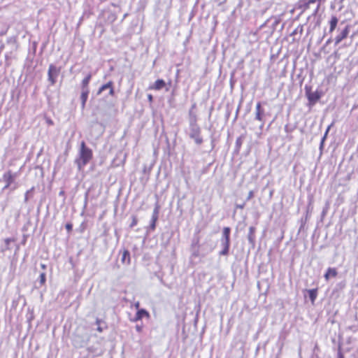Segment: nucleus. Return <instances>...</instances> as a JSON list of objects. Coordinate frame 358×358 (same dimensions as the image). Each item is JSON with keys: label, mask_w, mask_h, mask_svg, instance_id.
Instances as JSON below:
<instances>
[{"label": "nucleus", "mask_w": 358, "mask_h": 358, "mask_svg": "<svg viewBox=\"0 0 358 358\" xmlns=\"http://www.w3.org/2000/svg\"><path fill=\"white\" fill-rule=\"evenodd\" d=\"M41 266L43 269H45L46 268V265L45 264H41Z\"/></svg>", "instance_id": "nucleus-41"}, {"label": "nucleus", "mask_w": 358, "mask_h": 358, "mask_svg": "<svg viewBox=\"0 0 358 358\" xmlns=\"http://www.w3.org/2000/svg\"><path fill=\"white\" fill-rule=\"evenodd\" d=\"M242 143H243V137L240 136L236 141V148L237 150H238L240 149Z\"/></svg>", "instance_id": "nucleus-23"}, {"label": "nucleus", "mask_w": 358, "mask_h": 358, "mask_svg": "<svg viewBox=\"0 0 358 358\" xmlns=\"http://www.w3.org/2000/svg\"><path fill=\"white\" fill-rule=\"evenodd\" d=\"M131 218H132V221H131V223L130 224L129 227L131 228H133L134 227H135L137 224L138 219L136 215H132Z\"/></svg>", "instance_id": "nucleus-25"}, {"label": "nucleus", "mask_w": 358, "mask_h": 358, "mask_svg": "<svg viewBox=\"0 0 358 358\" xmlns=\"http://www.w3.org/2000/svg\"><path fill=\"white\" fill-rule=\"evenodd\" d=\"M134 306L136 309H138L139 308V306H140V303L138 301L134 303Z\"/></svg>", "instance_id": "nucleus-37"}, {"label": "nucleus", "mask_w": 358, "mask_h": 358, "mask_svg": "<svg viewBox=\"0 0 358 358\" xmlns=\"http://www.w3.org/2000/svg\"><path fill=\"white\" fill-rule=\"evenodd\" d=\"M255 232H256V228L255 227L251 226L249 227V231H248L247 238H248L249 243L251 245V247L252 248H254L255 246V239H256Z\"/></svg>", "instance_id": "nucleus-9"}, {"label": "nucleus", "mask_w": 358, "mask_h": 358, "mask_svg": "<svg viewBox=\"0 0 358 358\" xmlns=\"http://www.w3.org/2000/svg\"><path fill=\"white\" fill-rule=\"evenodd\" d=\"M92 158V150L87 148L85 143L83 141L80 144L79 157L75 160V163L77 164L78 170L81 171L84 166L89 163Z\"/></svg>", "instance_id": "nucleus-1"}, {"label": "nucleus", "mask_w": 358, "mask_h": 358, "mask_svg": "<svg viewBox=\"0 0 358 358\" xmlns=\"http://www.w3.org/2000/svg\"><path fill=\"white\" fill-rule=\"evenodd\" d=\"M230 233L231 229L228 227H224L222 238L220 239L222 250L219 252L220 256H227L230 248Z\"/></svg>", "instance_id": "nucleus-2"}, {"label": "nucleus", "mask_w": 358, "mask_h": 358, "mask_svg": "<svg viewBox=\"0 0 358 358\" xmlns=\"http://www.w3.org/2000/svg\"><path fill=\"white\" fill-rule=\"evenodd\" d=\"M148 99L149 101L152 102V100H153L152 95V94H148Z\"/></svg>", "instance_id": "nucleus-36"}, {"label": "nucleus", "mask_w": 358, "mask_h": 358, "mask_svg": "<svg viewBox=\"0 0 358 358\" xmlns=\"http://www.w3.org/2000/svg\"><path fill=\"white\" fill-rule=\"evenodd\" d=\"M159 210V206L157 203L156 206H155V209L153 210L152 217L158 218Z\"/></svg>", "instance_id": "nucleus-24"}, {"label": "nucleus", "mask_w": 358, "mask_h": 358, "mask_svg": "<svg viewBox=\"0 0 358 358\" xmlns=\"http://www.w3.org/2000/svg\"><path fill=\"white\" fill-rule=\"evenodd\" d=\"M92 78V75L88 74L82 81V90L89 89L88 85Z\"/></svg>", "instance_id": "nucleus-18"}, {"label": "nucleus", "mask_w": 358, "mask_h": 358, "mask_svg": "<svg viewBox=\"0 0 358 358\" xmlns=\"http://www.w3.org/2000/svg\"><path fill=\"white\" fill-rule=\"evenodd\" d=\"M158 218L152 217L150 224V229L154 231L156 228V222Z\"/></svg>", "instance_id": "nucleus-21"}, {"label": "nucleus", "mask_w": 358, "mask_h": 358, "mask_svg": "<svg viewBox=\"0 0 358 358\" xmlns=\"http://www.w3.org/2000/svg\"><path fill=\"white\" fill-rule=\"evenodd\" d=\"M337 358H345L344 355L341 352V348L340 346L338 347V349Z\"/></svg>", "instance_id": "nucleus-29"}, {"label": "nucleus", "mask_w": 358, "mask_h": 358, "mask_svg": "<svg viewBox=\"0 0 358 358\" xmlns=\"http://www.w3.org/2000/svg\"><path fill=\"white\" fill-rule=\"evenodd\" d=\"M198 253H199V251L196 250V251H194L192 254V255L195 256V257H197L198 256Z\"/></svg>", "instance_id": "nucleus-39"}, {"label": "nucleus", "mask_w": 358, "mask_h": 358, "mask_svg": "<svg viewBox=\"0 0 358 358\" xmlns=\"http://www.w3.org/2000/svg\"><path fill=\"white\" fill-rule=\"evenodd\" d=\"M34 189V187H32L31 189L27 190L25 193V196H24V202L27 203L29 200V194Z\"/></svg>", "instance_id": "nucleus-27"}, {"label": "nucleus", "mask_w": 358, "mask_h": 358, "mask_svg": "<svg viewBox=\"0 0 358 358\" xmlns=\"http://www.w3.org/2000/svg\"><path fill=\"white\" fill-rule=\"evenodd\" d=\"M350 25H346L343 29H338V34L336 36L334 41L335 45H338L343 40L346 38L350 33Z\"/></svg>", "instance_id": "nucleus-7"}, {"label": "nucleus", "mask_w": 358, "mask_h": 358, "mask_svg": "<svg viewBox=\"0 0 358 358\" xmlns=\"http://www.w3.org/2000/svg\"><path fill=\"white\" fill-rule=\"evenodd\" d=\"M143 317H150L149 313L145 309H139L136 314L134 320L135 321L140 320Z\"/></svg>", "instance_id": "nucleus-14"}, {"label": "nucleus", "mask_w": 358, "mask_h": 358, "mask_svg": "<svg viewBox=\"0 0 358 358\" xmlns=\"http://www.w3.org/2000/svg\"><path fill=\"white\" fill-rule=\"evenodd\" d=\"M189 125H196L197 124V116L196 113L192 111V109L189 110Z\"/></svg>", "instance_id": "nucleus-13"}, {"label": "nucleus", "mask_w": 358, "mask_h": 358, "mask_svg": "<svg viewBox=\"0 0 358 358\" xmlns=\"http://www.w3.org/2000/svg\"><path fill=\"white\" fill-rule=\"evenodd\" d=\"M199 244V239L197 238L196 240H194L193 242H192V246L194 247V245H197Z\"/></svg>", "instance_id": "nucleus-35"}, {"label": "nucleus", "mask_w": 358, "mask_h": 358, "mask_svg": "<svg viewBox=\"0 0 358 358\" xmlns=\"http://www.w3.org/2000/svg\"><path fill=\"white\" fill-rule=\"evenodd\" d=\"M245 206V202H243L242 203L236 204V208L239 209H243Z\"/></svg>", "instance_id": "nucleus-32"}, {"label": "nucleus", "mask_w": 358, "mask_h": 358, "mask_svg": "<svg viewBox=\"0 0 358 358\" xmlns=\"http://www.w3.org/2000/svg\"><path fill=\"white\" fill-rule=\"evenodd\" d=\"M10 241H11V240H10V238H8V239H6V243L7 244H8V243H9Z\"/></svg>", "instance_id": "nucleus-43"}, {"label": "nucleus", "mask_w": 358, "mask_h": 358, "mask_svg": "<svg viewBox=\"0 0 358 358\" xmlns=\"http://www.w3.org/2000/svg\"><path fill=\"white\" fill-rule=\"evenodd\" d=\"M121 261L123 264H129L130 263V253L128 250H124Z\"/></svg>", "instance_id": "nucleus-17"}, {"label": "nucleus", "mask_w": 358, "mask_h": 358, "mask_svg": "<svg viewBox=\"0 0 358 358\" xmlns=\"http://www.w3.org/2000/svg\"><path fill=\"white\" fill-rule=\"evenodd\" d=\"M108 90H109V94H110V96H113V95H114V94H115V91H114V88H113V85H111V87H109V88H108Z\"/></svg>", "instance_id": "nucleus-33"}, {"label": "nucleus", "mask_w": 358, "mask_h": 358, "mask_svg": "<svg viewBox=\"0 0 358 358\" xmlns=\"http://www.w3.org/2000/svg\"><path fill=\"white\" fill-rule=\"evenodd\" d=\"M166 85V83L164 80L162 79H158L155 81L154 85L150 87V89L155 90H160L163 87H164Z\"/></svg>", "instance_id": "nucleus-11"}, {"label": "nucleus", "mask_w": 358, "mask_h": 358, "mask_svg": "<svg viewBox=\"0 0 358 358\" xmlns=\"http://www.w3.org/2000/svg\"><path fill=\"white\" fill-rule=\"evenodd\" d=\"M328 131H329V129H327V131H326V132H325L324 136H323V138H322V141H321V143H320V149H322V147H323V144H324V140H325V138H326V136H327V135Z\"/></svg>", "instance_id": "nucleus-28"}, {"label": "nucleus", "mask_w": 358, "mask_h": 358, "mask_svg": "<svg viewBox=\"0 0 358 358\" xmlns=\"http://www.w3.org/2000/svg\"><path fill=\"white\" fill-rule=\"evenodd\" d=\"M337 275L338 272L336 268L329 267L327 268L324 277L325 280L328 281L330 279V278H335L337 276Z\"/></svg>", "instance_id": "nucleus-10"}, {"label": "nucleus", "mask_w": 358, "mask_h": 358, "mask_svg": "<svg viewBox=\"0 0 358 358\" xmlns=\"http://www.w3.org/2000/svg\"><path fill=\"white\" fill-rule=\"evenodd\" d=\"M306 95L310 105H315V103L320 99L321 94L318 91L312 92L310 87L306 86Z\"/></svg>", "instance_id": "nucleus-6"}, {"label": "nucleus", "mask_w": 358, "mask_h": 358, "mask_svg": "<svg viewBox=\"0 0 358 358\" xmlns=\"http://www.w3.org/2000/svg\"><path fill=\"white\" fill-rule=\"evenodd\" d=\"M327 208H328V203H327V207L323 209L322 215V216H325V214L327 213Z\"/></svg>", "instance_id": "nucleus-34"}, {"label": "nucleus", "mask_w": 358, "mask_h": 358, "mask_svg": "<svg viewBox=\"0 0 358 358\" xmlns=\"http://www.w3.org/2000/svg\"><path fill=\"white\" fill-rule=\"evenodd\" d=\"M136 330H137L138 332H140V331H141V327L140 326H138V325H137V326L136 327Z\"/></svg>", "instance_id": "nucleus-38"}, {"label": "nucleus", "mask_w": 358, "mask_h": 358, "mask_svg": "<svg viewBox=\"0 0 358 358\" xmlns=\"http://www.w3.org/2000/svg\"><path fill=\"white\" fill-rule=\"evenodd\" d=\"M64 191H61L59 193V196H62V195H64Z\"/></svg>", "instance_id": "nucleus-42"}, {"label": "nucleus", "mask_w": 358, "mask_h": 358, "mask_svg": "<svg viewBox=\"0 0 358 358\" xmlns=\"http://www.w3.org/2000/svg\"><path fill=\"white\" fill-rule=\"evenodd\" d=\"M59 73V68H57L52 64H50L48 71V80L50 83L51 85H54L56 83L57 78L58 77Z\"/></svg>", "instance_id": "nucleus-4"}, {"label": "nucleus", "mask_w": 358, "mask_h": 358, "mask_svg": "<svg viewBox=\"0 0 358 358\" xmlns=\"http://www.w3.org/2000/svg\"><path fill=\"white\" fill-rule=\"evenodd\" d=\"M264 117H265V111H264V108H262V107L261 102H257V103L256 104V108H255V120L262 122V124L259 126V129L261 131L263 129V127L264 126V123H265Z\"/></svg>", "instance_id": "nucleus-5"}, {"label": "nucleus", "mask_w": 358, "mask_h": 358, "mask_svg": "<svg viewBox=\"0 0 358 358\" xmlns=\"http://www.w3.org/2000/svg\"><path fill=\"white\" fill-rule=\"evenodd\" d=\"M302 32H303V27L299 25L290 34V35L295 36L298 34H301Z\"/></svg>", "instance_id": "nucleus-22"}, {"label": "nucleus", "mask_w": 358, "mask_h": 358, "mask_svg": "<svg viewBox=\"0 0 358 358\" xmlns=\"http://www.w3.org/2000/svg\"><path fill=\"white\" fill-rule=\"evenodd\" d=\"M338 22V20L336 16L331 17V18L329 21V24H330L329 32L330 33L333 32L335 30V29L337 26Z\"/></svg>", "instance_id": "nucleus-15"}, {"label": "nucleus", "mask_w": 358, "mask_h": 358, "mask_svg": "<svg viewBox=\"0 0 358 358\" xmlns=\"http://www.w3.org/2000/svg\"><path fill=\"white\" fill-rule=\"evenodd\" d=\"M17 177L16 173H12L11 171H8L3 175V180L6 182V185L3 187V189H6L8 188L11 184L14 182L15 179Z\"/></svg>", "instance_id": "nucleus-8"}, {"label": "nucleus", "mask_w": 358, "mask_h": 358, "mask_svg": "<svg viewBox=\"0 0 358 358\" xmlns=\"http://www.w3.org/2000/svg\"><path fill=\"white\" fill-rule=\"evenodd\" d=\"M254 196V192L252 190L248 192V196L246 198V201L250 200Z\"/></svg>", "instance_id": "nucleus-31"}, {"label": "nucleus", "mask_w": 358, "mask_h": 358, "mask_svg": "<svg viewBox=\"0 0 358 358\" xmlns=\"http://www.w3.org/2000/svg\"><path fill=\"white\" fill-rule=\"evenodd\" d=\"M65 227L66 229V230L70 232L72 231V229H73V224L70 222L69 223H66V225H65Z\"/></svg>", "instance_id": "nucleus-30"}, {"label": "nucleus", "mask_w": 358, "mask_h": 358, "mask_svg": "<svg viewBox=\"0 0 358 358\" xmlns=\"http://www.w3.org/2000/svg\"><path fill=\"white\" fill-rule=\"evenodd\" d=\"M89 93H90L89 89L82 90L81 95H80L82 108H84L85 106V103L87 100Z\"/></svg>", "instance_id": "nucleus-12"}, {"label": "nucleus", "mask_w": 358, "mask_h": 358, "mask_svg": "<svg viewBox=\"0 0 358 358\" xmlns=\"http://www.w3.org/2000/svg\"><path fill=\"white\" fill-rule=\"evenodd\" d=\"M307 292L308 293L309 298L313 304L317 296V289H308Z\"/></svg>", "instance_id": "nucleus-16"}, {"label": "nucleus", "mask_w": 358, "mask_h": 358, "mask_svg": "<svg viewBox=\"0 0 358 358\" xmlns=\"http://www.w3.org/2000/svg\"><path fill=\"white\" fill-rule=\"evenodd\" d=\"M101 322V320L97 318L96 320V324L98 325L97 331H99V332L103 331V327L100 325Z\"/></svg>", "instance_id": "nucleus-26"}, {"label": "nucleus", "mask_w": 358, "mask_h": 358, "mask_svg": "<svg viewBox=\"0 0 358 358\" xmlns=\"http://www.w3.org/2000/svg\"><path fill=\"white\" fill-rule=\"evenodd\" d=\"M357 150H358V146H357Z\"/></svg>", "instance_id": "nucleus-45"}, {"label": "nucleus", "mask_w": 358, "mask_h": 358, "mask_svg": "<svg viewBox=\"0 0 358 358\" xmlns=\"http://www.w3.org/2000/svg\"><path fill=\"white\" fill-rule=\"evenodd\" d=\"M201 133V130L199 124L189 126L188 136L198 145H201L203 142Z\"/></svg>", "instance_id": "nucleus-3"}, {"label": "nucleus", "mask_w": 358, "mask_h": 358, "mask_svg": "<svg viewBox=\"0 0 358 358\" xmlns=\"http://www.w3.org/2000/svg\"><path fill=\"white\" fill-rule=\"evenodd\" d=\"M331 41V38H329V39L327 41V43H327V44H329V43H330Z\"/></svg>", "instance_id": "nucleus-44"}, {"label": "nucleus", "mask_w": 358, "mask_h": 358, "mask_svg": "<svg viewBox=\"0 0 358 358\" xmlns=\"http://www.w3.org/2000/svg\"><path fill=\"white\" fill-rule=\"evenodd\" d=\"M45 281H46V275L45 273H41L40 274V276L38 278V282L40 284V286L45 285Z\"/></svg>", "instance_id": "nucleus-20"}, {"label": "nucleus", "mask_w": 358, "mask_h": 358, "mask_svg": "<svg viewBox=\"0 0 358 358\" xmlns=\"http://www.w3.org/2000/svg\"><path fill=\"white\" fill-rule=\"evenodd\" d=\"M111 85H113V81H109L107 83L103 85L102 86H101L99 87V90L97 91L96 94L97 95H100L104 90H106L108 89L109 87H110Z\"/></svg>", "instance_id": "nucleus-19"}, {"label": "nucleus", "mask_w": 358, "mask_h": 358, "mask_svg": "<svg viewBox=\"0 0 358 358\" xmlns=\"http://www.w3.org/2000/svg\"><path fill=\"white\" fill-rule=\"evenodd\" d=\"M196 103H194V104H192V107L190 109H192V110L196 108Z\"/></svg>", "instance_id": "nucleus-40"}]
</instances>
